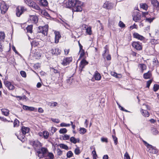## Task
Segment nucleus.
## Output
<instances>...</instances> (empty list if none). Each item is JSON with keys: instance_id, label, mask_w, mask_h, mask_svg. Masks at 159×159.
I'll list each match as a JSON object with an SVG mask.
<instances>
[{"instance_id": "obj_48", "label": "nucleus", "mask_w": 159, "mask_h": 159, "mask_svg": "<svg viewBox=\"0 0 159 159\" xmlns=\"http://www.w3.org/2000/svg\"><path fill=\"white\" fill-rule=\"evenodd\" d=\"M79 52L80 54V57H82L83 56L84 54V50L83 49L81 50L80 49Z\"/></svg>"}, {"instance_id": "obj_29", "label": "nucleus", "mask_w": 159, "mask_h": 159, "mask_svg": "<svg viewBox=\"0 0 159 159\" xmlns=\"http://www.w3.org/2000/svg\"><path fill=\"white\" fill-rule=\"evenodd\" d=\"M49 136V133L48 131H45L43 132V136L44 138L45 139H47Z\"/></svg>"}, {"instance_id": "obj_41", "label": "nucleus", "mask_w": 159, "mask_h": 159, "mask_svg": "<svg viewBox=\"0 0 159 159\" xmlns=\"http://www.w3.org/2000/svg\"><path fill=\"white\" fill-rule=\"evenodd\" d=\"M112 137L114 141L115 144L116 145H117L118 143L117 138L115 135H112Z\"/></svg>"}, {"instance_id": "obj_59", "label": "nucleus", "mask_w": 159, "mask_h": 159, "mask_svg": "<svg viewBox=\"0 0 159 159\" xmlns=\"http://www.w3.org/2000/svg\"><path fill=\"white\" fill-rule=\"evenodd\" d=\"M92 153L93 155V158L94 159H95L94 157H96L97 156V155L96 154V151L95 150L93 151H92Z\"/></svg>"}, {"instance_id": "obj_9", "label": "nucleus", "mask_w": 159, "mask_h": 159, "mask_svg": "<svg viewBox=\"0 0 159 159\" xmlns=\"http://www.w3.org/2000/svg\"><path fill=\"white\" fill-rule=\"evenodd\" d=\"M147 151L152 154H157L158 153V150L155 147L150 145L147 148Z\"/></svg>"}, {"instance_id": "obj_28", "label": "nucleus", "mask_w": 159, "mask_h": 159, "mask_svg": "<svg viewBox=\"0 0 159 159\" xmlns=\"http://www.w3.org/2000/svg\"><path fill=\"white\" fill-rule=\"evenodd\" d=\"M142 115L145 117H148L149 114L148 111L146 110H143L142 109Z\"/></svg>"}, {"instance_id": "obj_63", "label": "nucleus", "mask_w": 159, "mask_h": 159, "mask_svg": "<svg viewBox=\"0 0 159 159\" xmlns=\"http://www.w3.org/2000/svg\"><path fill=\"white\" fill-rule=\"evenodd\" d=\"M52 71L53 72L55 73H58V70L56 69H55L54 68H52Z\"/></svg>"}, {"instance_id": "obj_62", "label": "nucleus", "mask_w": 159, "mask_h": 159, "mask_svg": "<svg viewBox=\"0 0 159 159\" xmlns=\"http://www.w3.org/2000/svg\"><path fill=\"white\" fill-rule=\"evenodd\" d=\"M143 142L144 143L145 145L148 148L150 144L148 143L146 141H143Z\"/></svg>"}, {"instance_id": "obj_31", "label": "nucleus", "mask_w": 159, "mask_h": 159, "mask_svg": "<svg viewBox=\"0 0 159 159\" xmlns=\"http://www.w3.org/2000/svg\"><path fill=\"white\" fill-rule=\"evenodd\" d=\"M141 8L143 9L147 10L148 8V6L146 3H141L140 4Z\"/></svg>"}, {"instance_id": "obj_11", "label": "nucleus", "mask_w": 159, "mask_h": 159, "mask_svg": "<svg viewBox=\"0 0 159 159\" xmlns=\"http://www.w3.org/2000/svg\"><path fill=\"white\" fill-rule=\"evenodd\" d=\"M133 47L137 50H140L142 49L141 43L139 42H134L132 44Z\"/></svg>"}, {"instance_id": "obj_34", "label": "nucleus", "mask_w": 159, "mask_h": 159, "mask_svg": "<svg viewBox=\"0 0 159 159\" xmlns=\"http://www.w3.org/2000/svg\"><path fill=\"white\" fill-rule=\"evenodd\" d=\"M5 34L4 32L0 31V39L3 40L5 39Z\"/></svg>"}, {"instance_id": "obj_5", "label": "nucleus", "mask_w": 159, "mask_h": 159, "mask_svg": "<svg viewBox=\"0 0 159 159\" xmlns=\"http://www.w3.org/2000/svg\"><path fill=\"white\" fill-rule=\"evenodd\" d=\"M48 26L45 25L43 26H39L38 30V32L42 33L44 35H46L47 34L48 31Z\"/></svg>"}, {"instance_id": "obj_58", "label": "nucleus", "mask_w": 159, "mask_h": 159, "mask_svg": "<svg viewBox=\"0 0 159 159\" xmlns=\"http://www.w3.org/2000/svg\"><path fill=\"white\" fill-rule=\"evenodd\" d=\"M130 28L131 30H132L134 28L137 29V25L135 24L134 23L133 25L130 27Z\"/></svg>"}, {"instance_id": "obj_12", "label": "nucleus", "mask_w": 159, "mask_h": 159, "mask_svg": "<svg viewBox=\"0 0 159 159\" xmlns=\"http://www.w3.org/2000/svg\"><path fill=\"white\" fill-rule=\"evenodd\" d=\"M88 62L87 61L83 59L80 62V65L79 70L81 72L83 69L84 68V66L88 65Z\"/></svg>"}, {"instance_id": "obj_44", "label": "nucleus", "mask_w": 159, "mask_h": 159, "mask_svg": "<svg viewBox=\"0 0 159 159\" xmlns=\"http://www.w3.org/2000/svg\"><path fill=\"white\" fill-rule=\"evenodd\" d=\"M124 159H130V157L127 152L124 155Z\"/></svg>"}, {"instance_id": "obj_16", "label": "nucleus", "mask_w": 159, "mask_h": 159, "mask_svg": "<svg viewBox=\"0 0 159 159\" xmlns=\"http://www.w3.org/2000/svg\"><path fill=\"white\" fill-rule=\"evenodd\" d=\"M102 7L104 8L111 9L112 7V4L108 1H106L104 3Z\"/></svg>"}, {"instance_id": "obj_33", "label": "nucleus", "mask_w": 159, "mask_h": 159, "mask_svg": "<svg viewBox=\"0 0 159 159\" xmlns=\"http://www.w3.org/2000/svg\"><path fill=\"white\" fill-rule=\"evenodd\" d=\"M26 30L28 32L31 33L32 32V25H30L26 28Z\"/></svg>"}, {"instance_id": "obj_15", "label": "nucleus", "mask_w": 159, "mask_h": 159, "mask_svg": "<svg viewBox=\"0 0 159 159\" xmlns=\"http://www.w3.org/2000/svg\"><path fill=\"white\" fill-rule=\"evenodd\" d=\"M38 10H39V13L42 16H45L47 18H48L50 17V16L49 14L45 11L41 10L40 8Z\"/></svg>"}, {"instance_id": "obj_53", "label": "nucleus", "mask_w": 159, "mask_h": 159, "mask_svg": "<svg viewBox=\"0 0 159 159\" xmlns=\"http://www.w3.org/2000/svg\"><path fill=\"white\" fill-rule=\"evenodd\" d=\"M152 131L153 134L154 135H156L158 133L157 130L155 129H153Z\"/></svg>"}, {"instance_id": "obj_21", "label": "nucleus", "mask_w": 159, "mask_h": 159, "mask_svg": "<svg viewBox=\"0 0 159 159\" xmlns=\"http://www.w3.org/2000/svg\"><path fill=\"white\" fill-rule=\"evenodd\" d=\"M51 51L53 54H56L57 55L60 53V51L58 48H53L51 50Z\"/></svg>"}, {"instance_id": "obj_52", "label": "nucleus", "mask_w": 159, "mask_h": 159, "mask_svg": "<svg viewBox=\"0 0 159 159\" xmlns=\"http://www.w3.org/2000/svg\"><path fill=\"white\" fill-rule=\"evenodd\" d=\"M48 156L49 158V159H53L54 158L53 154L51 152H49L48 153Z\"/></svg>"}, {"instance_id": "obj_50", "label": "nucleus", "mask_w": 159, "mask_h": 159, "mask_svg": "<svg viewBox=\"0 0 159 159\" xmlns=\"http://www.w3.org/2000/svg\"><path fill=\"white\" fill-rule=\"evenodd\" d=\"M70 125L69 124H66L64 123H62L60 124V126L61 127H67L69 126Z\"/></svg>"}, {"instance_id": "obj_14", "label": "nucleus", "mask_w": 159, "mask_h": 159, "mask_svg": "<svg viewBox=\"0 0 159 159\" xmlns=\"http://www.w3.org/2000/svg\"><path fill=\"white\" fill-rule=\"evenodd\" d=\"M72 57L66 58L63 59L62 64L64 66H66L72 61Z\"/></svg>"}, {"instance_id": "obj_37", "label": "nucleus", "mask_w": 159, "mask_h": 159, "mask_svg": "<svg viewBox=\"0 0 159 159\" xmlns=\"http://www.w3.org/2000/svg\"><path fill=\"white\" fill-rule=\"evenodd\" d=\"M154 19V18H146L145 19V21L146 22H148L151 23L153 21Z\"/></svg>"}, {"instance_id": "obj_36", "label": "nucleus", "mask_w": 159, "mask_h": 159, "mask_svg": "<svg viewBox=\"0 0 159 159\" xmlns=\"http://www.w3.org/2000/svg\"><path fill=\"white\" fill-rule=\"evenodd\" d=\"M86 132V129L84 128H80L79 130V133L83 134H84Z\"/></svg>"}, {"instance_id": "obj_18", "label": "nucleus", "mask_w": 159, "mask_h": 159, "mask_svg": "<svg viewBox=\"0 0 159 159\" xmlns=\"http://www.w3.org/2000/svg\"><path fill=\"white\" fill-rule=\"evenodd\" d=\"M151 2L155 7L159 9V2L157 0H151Z\"/></svg>"}, {"instance_id": "obj_45", "label": "nucleus", "mask_w": 159, "mask_h": 159, "mask_svg": "<svg viewBox=\"0 0 159 159\" xmlns=\"http://www.w3.org/2000/svg\"><path fill=\"white\" fill-rule=\"evenodd\" d=\"M101 140L102 142L107 143L108 142V139L107 138L102 137Z\"/></svg>"}, {"instance_id": "obj_7", "label": "nucleus", "mask_w": 159, "mask_h": 159, "mask_svg": "<svg viewBox=\"0 0 159 159\" xmlns=\"http://www.w3.org/2000/svg\"><path fill=\"white\" fill-rule=\"evenodd\" d=\"M30 144L32 145L34 149H38L42 146V144L38 140H36L34 141H31L30 142Z\"/></svg>"}, {"instance_id": "obj_23", "label": "nucleus", "mask_w": 159, "mask_h": 159, "mask_svg": "<svg viewBox=\"0 0 159 159\" xmlns=\"http://www.w3.org/2000/svg\"><path fill=\"white\" fill-rule=\"evenodd\" d=\"M152 76V74L150 71H148V72L145 73L143 75V77L145 79L150 78Z\"/></svg>"}, {"instance_id": "obj_54", "label": "nucleus", "mask_w": 159, "mask_h": 159, "mask_svg": "<svg viewBox=\"0 0 159 159\" xmlns=\"http://www.w3.org/2000/svg\"><path fill=\"white\" fill-rule=\"evenodd\" d=\"M70 136L67 134H65L63 136V139L64 140H68L69 139Z\"/></svg>"}, {"instance_id": "obj_25", "label": "nucleus", "mask_w": 159, "mask_h": 159, "mask_svg": "<svg viewBox=\"0 0 159 159\" xmlns=\"http://www.w3.org/2000/svg\"><path fill=\"white\" fill-rule=\"evenodd\" d=\"M1 111L2 113L5 116H7L9 113V111L6 109H1Z\"/></svg>"}, {"instance_id": "obj_57", "label": "nucleus", "mask_w": 159, "mask_h": 159, "mask_svg": "<svg viewBox=\"0 0 159 159\" xmlns=\"http://www.w3.org/2000/svg\"><path fill=\"white\" fill-rule=\"evenodd\" d=\"M119 26L121 27H124L125 26V25L121 21H120L119 23Z\"/></svg>"}, {"instance_id": "obj_26", "label": "nucleus", "mask_w": 159, "mask_h": 159, "mask_svg": "<svg viewBox=\"0 0 159 159\" xmlns=\"http://www.w3.org/2000/svg\"><path fill=\"white\" fill-rule=\"evenodd\" d=\"M70 141L74 144H75L77 142H79V139H76L75 137H72L70 138Z\"/></svg>"}, {"instance_id": "obj_20", "label": "nucleus", "mask_w": 159, "mask_h": 159, "mask_svg": "<svg viewBox=\"0 0 159 159\" xmlns=\"http://www.w3.org/2000/svg\"><path fill=\"white\" fill-rule=\"evenodd\" d=\"M94 77L96 80H100L101 79L102 77L101 74L96 71L95 72Z\"/></svg>"}, {"instance_id": "obj_46", "label": "nucleus", "mask_w": 159, "mask_h": 159, "mask_svg": "<svg viewBox=\"0 0 159 159\" xmlns=\"http://www.w3.org/2000/svg\"><path fill=\"white\" fill-rule=\"evenodd\" d=\"M20 74L23 77L25 78L26 76V72L24 71H21L20 72Z\"/></svg>"}, {"instance_id": "obj_42", "label": "nucleus", "mask_w": 159, "mask_h": 159, "mask_svg": "<svg viewBox=\"0 0 159 159\" xmlns=\"http://www.w3.org/2000/svg\"><path fill=\"white\" fill-rule=\"evenodd\" d=\"M159 89V85L157 84H155L154 85L153 87V89L154 91H157Z\"/></svg>"}, {"instance_id": "obj_47", "label": "nucleus", "mask_w": 159, "mask_h": 159, "mask_svg": "<svg viewBox=\"0 0 159 159\" xmlns=\"http://www.w3.org/2000/svg\"><path fill=\"white\" fill-rule=\"evenodd\" d=\"M14 126H17L19 125V121L17 119H16L15 120L14 122Z\"/></svg>"}, {"instance_id": "obj_24", "label": "nucleus", "mask_w": 159, "mask_h": 159, "mask_svg": "<svg viewBox=\"0 0 159 159\" xmlns=\"http://www.w3.org/2000/svg\"><path fill=\"white\" fill-rule=\"evenodd\" d=\"M23 108L24 110L31 111H33L34 109V108L33 107H30L25 105H23Z\"/></svg>"}, {"instance_id": "obj_10", "label": "nucleus", "mask_w": 159, "mask_h": 159, "mask_svg": "<svg viewBox=\"0 0 159 159\" xmlns=\"http://www.w3.org/2000/svg\"><path fill=\"white\" fill-rule=\"evenodd\" d=\"M8 8V6L6 5V4L4 2L2 3L0 6V9L2 13H5L7 11Z\"/></svg>"}, {"instance_id": "obj_55", "label": "nucleus", "mask_w": 159, "mask_h": 159, "mask_svg": "<svg viewBox=\"0 0 159 159\" xmlns=\"http://www.w3.org/2000/svg\"><path fill=\"white\" fill-rule=\"evenodd\" d=\"M152 80H150L147 82V86H146L148 88H149L150 84H151V83L152 82Z\"/></svg>"}, {"instance_id": "obj_2", "label": "nucleus", "mask_w": 159, "mask_h": 159, "mask_svg": "<svg viewBox=\"0 0 159 159\" xmlns=\"http://www.w3.org/2000/svg\"><path fill=\"white\" fill-rule=\"evenodd\" d=\"M38 153V156L40 158H43L45 157V155L48 152V150L46 148L42 147L37 152Z\"/></svg>"}, {"instance_id": "obj_30", "label": "nucleus", "mask_w": 159, "mask_h": 159, "mask_svg": "<svg viewBox=\"0 0 159 159\" xmlns=\"http://www.w3.org/2000/svg\"><path fill=\"white\" fill-rule=\"evenodd\" d=\"M139 66L142 72L144 70L146 69L147 67L146 65L144 64H140L139 65Z\"/></svg>"}, {"instance_id": "obj_32", "label": "nucleus", "mask_w": 159, "mask_h": 159, "mask_svg": "<svg viewBox=\"0 0 159 159\" xmlns=\"http://www.w3.org/2000/svg\"><path fill=\"white\" fill-rule=\"evenodd\" d=\"M60 147L62 149L66 150H68L69 149L68 147L66 145L64 144L61 143L59 145Z\"/></svg>"}, {"instance_id": "obj_43", "label": "nucleus", "mask_w": 159, "mask_h": 159, "mask_svg": "<svg viewBox=\"0 0 159 159\" xmlns=\"http://www.w3.org/2000/svg\"><path fill=\"white\" fill-rule=\"evenodd\" d=\"M86 32L89 35H91L92 34V31L90 27H88L86 29Z\"/></svg>"}, {"instance_id": "obj_60", "label": "nucleus", "mask_w": 159, "mask_h": 159, "mask_svg": "<svg viewBox=\"0 0 159 159\" xmlns=\"http://www.w3.org/2000/svg\"><path fill=\"white\" fill-rule=\"evenodd\" d=\"M104 48L105 49V50L104 51V53L103 54H102V56L103 57L105 56V54L106 52H108V51L106 47H105Z\"/></svg>"}, {"instance_id": "obj_3", "label": "nucleus", "mask_w": 159, "mask_h": 159, "mask_svg": "<svg viewBox=\"0 0 159 159\" xmlns=\"http://www.w3.org/2000/svg\"><path fill=\"white\" fill-rule=\"evenodd\" d=\"M132 16L133 20L135 22H139V21L143 20L141 19V14L138 11H136L134 12Z\"/></svg>"}, {"instance_id": "obj_35", "label": "nucleus", "mask_w": 159, "mask_h": 159, "mask_svg": "<svg viewBox=\"0 0 159 159\" xmlns=\"http://www.w3.org/2000/svg\"><path fill=\"white\" fill-rule=\"evenodd\" d=\"M57 103L56 102H49L48 105L51 107H54L57 106Z\"/></svg>"}, {"instance_id": "obj_22", "label": "nucleus", "mask_w": 159, "mask_h": 159, "mask_svg": "<svg viewBox=\"0 0 159 159\" xmlns=\"http://www.w3.org/2000/svg\"><path fill=\"white\" fill-rule=\"evenodd\" d=\"M55 42L56 43H57L59 42V39L60 38L61 36L60 34L58 32H55Z\"/></svg>"}, {"instance_id": "obj_1", "label": "nucleus", "mask_w": 159, "mask_h": 159, "mask_svg": "<svg viewBox=\"0 0 159 159\" xmlns=\"http://www.w3.org/2000/svg\"><path fill=\"white\" fill-rule=\"evenodd\" d=\"M64 6L66 7H73V11L75 12H80L82 11V2L79 0H65L64 2Z\"/></svg>"}, {"instance_id": "obj_51", "label": "nucleus", "mask_w": 159, "mask_h": 159, "mask_svg": "<svg viewBox=\"0 0 159 159\" xmlns=\"http://www.w3.org/2000/svg\"><path fill=\"white\" fill-rule=\"evenodd\" d=\"M57 154L58 156H61L62 154V152L59 148H58L57 150Z\"/></svg>"}, {"instance_id": "obj_39", "label": "nucleus", "mask_w": 159, "mask_h": 159, "mask_svg": "<svg viewBox=\"0 0 159 159\" xmlns=\"http://www.w3.org/2000/svg\"><path fill=\"white\" fill-rule=\"evenodd\" d=\"M75 153L76 155H79L80 153L79 148L77 147L75 150Z\"/></svg>"}, {"instance_id": "obj_13", "label": "nucleus", "mask_w": 159, "mask_h": 159, "mask_svg": "<svg viewBox=\"0 0 159 159\" xmlns=\"http://www.w3.org/2000/svg\"><path fill=\"white\" fill-rule=\"evenodd\" d=\"M4 84L5 86L10 90H13L15 88L14 86L10 82L8 81H5Z\"/></svg>"}, {"instance_id": "obj_56", "label": "nucleus", "mask_w": 159, "mask_h": 159, "mask_svg": "<svg viewBox=\"0 0 159 159\" xmlns=\"http://www.w3.org/2000/svg\"><path fill=\"white\" fill-rule=\"evenodd\" d=\"M111 75L114 76V77H116V78H118V76H117V74L116 73V72H111Z\"/></svg>"}, {"instance_id": "obj_8", "label": "nucleus", "mask_w": 159, "mask_h": 159, "mask_svg": "<svg viewBox=\"0 0 159 159\" xmlns=\"http://www.w3.org/2000/svg\"><path fill=\"white\" fill-rule=\"evenodd\" d=\"M26 9L22 6H18L16 8V14L17 16L19 17Z\"/></svg>"}, {"instance_id": "obj_49", "label": "nucleus", "mask_w": 159, "mask_h": 159, "mask_svg": "<svg viewBox=\"0 0 159 159\" xmlns=\"http://www.w3.org/2000/svg\"><path fill=\"white\" fill-rule=\"evenodd\" d=\"M51 120L53 122L57 123H58L60 122V120L58 119H57L51 118Z\"/></svg>"}, {"instance_id": "obj_64", "label": "nucleus", "mask_w": 159, "mask_h": 159, "mask_svg": "<svg viewBox=\"0 0 159 159\" xmlns=\"http://www.w3.org/2000/svg\"><path fill=\"white\" fill-rule=\"evenodd\" d=\"M106 59L107 60H111V55L109 54H108L106 57Z\"/></svg>"}, {"instance_id": "obj_61", "label": "nucleus", "mask_w": 159, "mask_h": 159, "mask_svg": "<svg viewBox=\"0 0 159 159\" xmlns=\"http://www.w3.org/2000/svg\"><path fill=\"white\" fill-rule=\"evenodd\" d=\"M69 52V49H65L64 52L65 55H67Z\"/></svg>"}, {"instance_id": "obj_19", "label": "nucleus", "mask_w": 159, "mask_h": 159, "mask_svg": "<svg viewBox=\"0 0 159 159\" xmlns=\"http://www.w3.org/2000/svg\"><path fill=\"white\" fill-rule=\"evenodd\" d=\"M134 37L140 40H143L144 37L137 33H134L133 34Z\"/></svg>"}, {"instance_id": "obj_17", "label": "nucleus", "mask_w": 159, "mask_h": 159, "mask_svg": "<svg viewBox=\"0 0 159 159\" xmlns=\"http://www.w3.org/2000/svg\"><path fill=\"white\" fill-rule=\"evenodd\" d=\"M30 20L32 23L36 24L38 21V18L37 16H31L30 17Z\"/></svg>"}, {"instance_id": "obj_4", "label": "nucleus", "mask_w": 159, "mask_h": 159, "mask_svg": "<svg viewBox=\"0 0 159 159\" xmlns=\"http://www.w3.org/2000/svg\"><path fill=\"white\" fill-rule=\"evenodd\" d=\"M30 129L27 127L23 126L21 128V131L22 134L17 136L18 138L21 141H23L25 137V135L26 133H28Z\"/></svg>"}, {"instance_id": "obj_40", "label": "nucleus", "mask_w": 159, "mask_h": 159, "mask_svg": "<svg viewBox=\"0 0 159 159\" xmlns=\"http://www.w3.org/2000/svg\"><path fill=\"white\" fill-rule=\"evenodd\" d=\"M73 155V153L72 152L70 151H69L67 153V157L68 158H70Z\"/></svg>"}, {"instance_id": "obj_27", "label": "nucleus", "mask_w": 159, "mask_h": 159, "mask_svg": "<svg viewBox=\"0 0 159 159\" xmlns=\"http://www.w3.org/2000/svg\"><path fill=\"white\" fill-rule=\"evenodd\" d=\"M48 3L46 0H41L40 5L43 6H46L48 5Z\"/></svg>"}, {"instance_id": "obj_38", "label": "nucleus", "mask_w": 159, "mask_h": 159, "mask_svg": "<svg viewBox=\"0 0 159 159\" xmlns=\"http://www.w3.org/2000/svg\"><path fill=\"white\" fill-rule=\"evenodd\" d=\"M67 130L66 128H62L60 129L59 132L60 134H64L66 133Z\"/></svg>"}, {"instance_id": "obj_6", "label": "nucleus", "mask_w": 159, "mask_h": 159, "mask_svg": "<svg viewBox=\"0 0 159 159\" xmlns=\"http://www.w3.org/2000/svg\"><path fill=\"white\" fill-rule=\"evenodd\" d=\"M25 2L30 7L36 10H39V7L32 0H24Z\"/></svg>"}]
</instances>
